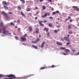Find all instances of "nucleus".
<instances>
[{
    "label": "nucleus",
    "mask_w": 79,
    "mask_h": 79,
    "mask_svg": "<svg viewBox=\"0 0 79 79\" xmlns=\"http://www.w3.org/2000/svg\"><path fill=\"white\" fill-rule=\"evenodd\" d=\"M56 67V66H55L54 65H52L51 66V68H55V67Z\"/></svg>",
    "instance_id": "obj_18"
},
{
    "label": "nucleus",
    "mask_w": 79,
    "mask_h": 79,
    "mask_svg": "<svg viewBox=\"0 0 79 79\" xmlns=\"http://www.w3.org/2000/svg\"><path fill=\"white\" fill-rule=\"evenodd\" d=\"M2 30L3 31V32H2V34H6V33H7L8 34L9 31H6V30H5V27H3L2 28V29H0V33H2Z\"/></svg>",
    "instance_id": "obj_1"
},
{
    "label": "nucleus",
    "mask_w": 79,
    "mask_h": 79,
    "mask_svg": "<svg viewBox=\"0 0 79 79\" xmlns=\"http://www.w3.org/2000/svg\"><path fill=\"white\" fill-rule=\"evenodd\" d=\"M57 27V28H60V25L59 26H56Z\"/></svg>",
    "instance_id": "obj_46"
},
{
    "label": "nucleus",
    "mask_w": 79,
    "mask_h": 79,
    "mask_svg": "<svg viewBox=\"0 0 79 79\" xmlns=\"http://www.w3.org/2000/svg\"><path fill=\"white\" fill-rule=\"evenodd\" d=\"M21 15H22L23 16H24V17H26V16H25V15H24V14L23 13V12H21Z\"/></svg>",
    "instance_id": "obj_16"
},
{
    "label": "nucleus",
    "mask_w": 79,
    "mask_h": 79,
    "mask_svg": "<svg viewBox=\"0 0 79 79\" xmlns=\"http://www.w3.org/2000/svg\"><path fill=\"white\" fill-rule=\"evenodd\" d=\"M50 19H53V18L52 17H50Z\"/></svg>",
    "instance_id": "obj_45"
},
{
    "label": "nucleus",
    "mask_w": 79,
    "mask_h": 79,
    "mask_svg": "<svg viewBox=\"0 0 79 79\" xmlns=\"http://www.w3.org/2000/svg\"><path fill=\"white\" fill-rule=\"evenodd\" d=\"M60 40H61V41H63L64 40L62 38Z\"/></svg>",
    "instance_id": "obj_48"
},
{
    "label": "nucleus",
    "mask_w": 79,
    "mask_h": 79,
    "mask_svg": "<svg viewBox=\"0 0 79 79\" xmlns=\"http://www.w3.org/2000/svg\"><path fill=\"white\" fill-rule=\"evenodd\" d=\"M36 2H39V0H36Z\"/></svg>",
    "instance_id": "obj_59"
},
{
    "label": "nucleus",
    "mask_w": 79,
    "mask_h": 79,
    "mask_svg": "<svg viewBox=\"0 0 79 79\" xmlns=\"http://www.w3.org/2000/svg\"><path fill=\"white\" fill-rule=\"evenodd\" d=\"M8 14H9V15H12V14H13V13L11 12H9L8 13Z\"/></svg>",
    "instance_id": "obj_36"
},
{
    "label": "nucleus",
    "mask_w": 79,
    "mask_h": 79,
    "mask_svg": "<svg viewBox=\"0 0 79 79\" xmlns=\"http://www.w3.org/2000/svg\"><path fill=\"white\" fill-rule=\"evenodd\" d=\"M18 8L19 10H21V7H18Z\"/></svg>",
    "instance_id": "obj_39"
},
{
    "label": "nucleus",
    "mask_w": 79,
    "mask_h": 79,
    "mask_svg": "<svg viewBox=\"0 0 79 79\" xmlns=\"http://www.w3.org/2000/svg\"><path fill=\"white\" fill-rule=\"evenodd\" d=\"M35 19H36V20L37 19V17H35Z\"/></svg>",
    "instance_id": "obj_62"
},
{
    "label": "nucleus",
    "mask_w": 79,
    "mask_h": 79,
    "mask_svg": "<svg viewBox=\"0 0 79 79\" xmlns=\"http://www.w3.org/2000/svg\"><path fill=\"white\" fill-rule=\"evenodd\" d=\"M48 26H49V27H52V24L49 23L48 24Z\"/></svg>",
    "instance_id": "obj_25"
},
{
    "label": "nucleus",
    "mask_w": 79,
    "mask_h": 79,
    "mask_svg": "<svg viewBox=\"0 0 79 79\" xmlns=\"http://www.w3.org/2000/svg\"><path fill=\"white\" fill-rule=\"evenodd\" d=\"M44 23H47V20L46 19H44L43 21Z\"/></svg>",
    "instance_id": "obj_31"
},
{
    "label": "nucleus",
    "mask_w": 79,
    "mask_h": 79,
    "mask_svg": "<svg viewBox=\"0 0 79 79\" xmlns=\"http://www.w3.org/2000/svg\"><path fill=\"white\" fill-rule=\"evenodd\" d=\"M26 10L27 11H31V9L29 8H27L26 9Z\"/></svg>",
    "instance_id": "obj_20"
},
{
    "label": "nucleus",
    "mask_w": 79,
    "mask_h": 79,
    "mask_svg": "<svg viewBox=\"0 0 79 79\" xmlns=\"http://www.w3.org/2000/svg\"><path fill=\"white\" fill-rule=\"evenodd\" d=\"M69 44H70V42H68L66 43L67 45H69Z\"/></svg>",
    "instance_id": "obj_30"
},
{
    "label": "nucleus",
    "mask_w": 79,
    "mask_h": 79,
    "mask_svg": "<svg viewBox=\"0 0 79 79\" xmlns=\"http://www.w3.org/2000/svg\"><path fill=\"white\" fill-rule=\"evenodd\" d=\"M29 31H30V32H31V31H32V28H31V27H29Z\"/></svg>",
    "instance_id": "obj_19"
},
{
    "label": "nucleus",
    "mask_w": 79,
    "mask_h": 79,
    "mask_svg": "<svg viewBox=\"0 0 79 79\" xmlns=\"http://www.w3.org/2000/svg\"><path fill=\"white\" fill-rule=\"evenodd\" d=\"M35 46H32V47L33 48H35Z\"/></svg>",
    "instance_id": "obj_61"
},
{
    "label": "nucleus",
    "mask_w": 79,
    "mask_h": 79,
    "mask_svg": "<svg viewBox=\"0 0 79 79\" xmlns=\"http://www.w3.org/2000/svg\"><path fill=\"white\" fill-rule=\"evenodd\" d=\"M39 24H40V25L41 26H43V27L44 26V24L41 23H43V21H42V20L40 21H39Z\"/></svg>",
    "instance_id": "obj_6"
},
{
    "label": "nucleus",
    "mask_w": 79,
    "mask_h": 79,
    "mask_svg": "<svg viewBox=\"0 0 79 79\" xmlns=\"http://www.w3.org/2000/svg\"><path fill=\"white\" fill-rule=\"evenodd\" d=\"M10 25H13V26H15V24H14V23L12 22H11L10 23Z\"/></svg>",
    "instance_id": "obj_32"
},
{
    "label": "nucleus",
    "mask_w": 79,
    "mask_h": 79,
    "mask_svg": "<svg viewBox=\"0 0 79 79\" xmlns=\"http://www.w3.org/2000/svg\"><path fill=\"white\" fill-rule=\"evenodd\" d=\"M2 3L3 5H8V3H7L5 1H3Z\"/></svg>",
    "instance_id": "obj_10"
},
{
    "label": "nucleus",
    "mask_w": 79,
    "mask_h": 79,
    "mask_svg": "<svg viewBox=\"0 0 79 79\" xmlns=\"http://www.w3.org/2000/svg\"><path fill=\"white\" fill-rule=\"evenodd\" d=\"M39 11H37L36 12V15H37V14H39Z\"/></svg>",
    "instance_id": "obj_49"
},
{
    "label": "nucleus",
    "mask_w": 79,
    "mask_h": 79,
    "mask_svg": "<svg viewBox=\"0 0 79 79\" xmlns=\"http://www.w3.org/2000/svg\"><path fill=\"white\" fill-rule=\"evenodd\" d=\"M43 1H44V0H40V2H43Z\"/></svg>",
    "instance_id": "obj_53"
},
{
    "label": "nucleus",
    "mask_w": 79,
    "mask_h": 79,
    "mask_svg": "<svg viewBox=\"0 0 79 79\" xmlns=\"http://www.w3.org/2000/svg\"><path fill=\"white\" fill-rule=\"evenodd\" d=\"M20 39L22 40H23V41H26L27 40L26 38H25V39H24V38L21 37Z\"/></svg>",
    "instance_id": "obj_11"
},
{
    "label": "nucleus",
    "mask_w": 79,
    "mask_h": 79,
    "mask_svg": "<svg viewBox=\"0 0 79 79\" xmlns=\"http://www.w3.org/2000/svg\"><path fill=\"white\" fill-rule=\"evenodd\" d=\"M60 31V30L58 29L57 30H55L54 31L55 33H57V32H58Z\"/></svg>",
    "instance_id": "obj_21"
},
{
    "label": "nucleus",
    "mask_w": 79,
    "mask_h": 79,
    "mask_svg": "<svg viewBox=\"0 0 79 79\" xmlns=\"http://www.w3.org/2000/svg\"><path fill=\"white\" fill-rule=\"evenodd\" d=\"M60 50H65L66 49V48H64V47H60Z\"/></svg>",
    "instance_id": "obj_17"
},
{
    "label": "nucleus",
    "mask_w": 79,
    "mask_h": 79,
    "mask_svg": "<svg viewBox=\"0 0 79 79\" xmlns=\"http://www.w3.org/2000/svg\"><path fill=\"white\" fill-rule=\"evenodd\" d=\"M69 34H73V31H70L69 32Z\"/></svg>",
    "instance_id": "obj_27"
},
{
    "label": "nucleus",
    "mask_w": 79,
    "mask_h": 79,
    "mask_svg": "<svg viewBox=\"0 0 79 79\" xmlns=\"http://www.w3.org/2000/svg\"><path fill=\"white\" fill-rule=\"evenodd\" d=\"M2 14H3V15H4V16H5L6 18H8V15H7V14L5 13V11H2Z\"/></svg>",
    "instance_id": "obj_4"
},
{
    "label": "nucleus",
    "mask_w": 79,
    "mask_h": 79,
    "mask_svg": "<svg viewBox=\"0 0 79 79\" xmlns=\"http://www.w3.org/2000/svg\"><path fill=\"white\" fill-rule=\"evenodd\" d=\"M35 49H37V48H38L37 47L35 46Z\"/></svg>",
    "instance_id": "obj_50"
},
{
    "label": "nucleus",
    "mask_w": 79,
    "mask_h": 79,
    "mask_svg": "<svg viewBox=\"0 0 79 79\" xmlns=\"http://www.w3.org/2000/svg\"><path fill=\"white\" fill-rule=\"evenodd\" d=\"M46 34H47V36H49V35H50V33H49V32H47L46 33Z\"/></svg>",
    "instance_id": "obj_26"
},
{
    "label": "nucleus",
    "mask_w": 79,
    "mask_h": 79,
    "mask_svg": "<svg viewBox=\"0 0 79 79\" xmlns=\"http://www.w3.org/2000/svg\"><path fill=\"white\" fill-rule=\"evenodd\" d=\"M3 76V75L0 74V78H2V77Z\"/></svg>",
    "instance_id": "obj_35"
},
{
    "label": "nucleus",
    "mask_w": 79,
    "mask_h": 79,
    "mask_svg": "<svg viewBox=\"0 0 79 79\" xmlns=\"http://www.w3.org/2000/svg\"><path fill=\"white\" fill-rule=\"evenodd\" d=\"M72 8H74L75 10H77V11H79V9L77 7V6H73Z\"/></svg>",
    "instance_id": "obj_7"
},
{
    "label": "nucleus",
    "mask_w": 79,
    "mask_h": 79,
    "mask_svg": "<svg viewBox=\"0 0 79 79\" xmlns=\"http://www.w3.org/2000/svg\"><path fill=\"white\" fill-rule=\"evenodd\" d=\"M21 2H23V3H25V1L24 0H20Z\"/></svg>",
    "instance_id": "obj_24"
},
{
    "label": "nucleus",
    "mask_w": 79,
    "mask_h": 79,
    "mask_svg": "<svg viewBox=\"0 0 79 79\" xmlns=\"http://www.w3.org/2000/svg\"><path fill=\"white\" fill-rule=\"evenodd\" d=\"M44 31H46V32H48V31H49L48 28L45 27L44 29Z\"/></svg>",
    "instance_id": "obj_12"
},
{
    "label": "nucleus",
    "mask_w": 79,
    "mask_h": 79,
    "mask_svg": "<svg viewBox=\"0 0 79 79\" xmlns=\"http://www.w3.org/2000/svg\"><path fill=\"white\" fill-rule=\"evenodd\" d=\"M73 21V20L71 19V20H69L70 23H71L72 22V21Z\"/></svg>",
    "instance_id": "obj_37"
},
{
    "label": "nucleus",
    "mask_w": 79,
    "mask_h": 79,
    "mask_svg": "<svg viewBox=\"0 0 79 79\" xmlns=\"http://www.w3.org/2000/svg\"><path fill=\"white\" fill-rule=\"evenodd\" d=\"M65 52H70V51L68 49H66L65 50Z\"/></svg>",
    "instance_id": "obj_29"
},
{
    "label": "nucleus",
    "mask_w": 79,
    "mask_h": 79,
    "mask_svg": "<svg viewBox=\"0 0 79 79\" xmlns=\"http://www.w3.org/2000/svg\"><path fill=\"white\" fill-rule=\"evenodd\" d=\"M56 12L57 13H60V12H59V11H58V10L56 11Z\"/></svg>",
    "instance_id": "obj_41"
},
{
    "label": "nucleus",
    "mask_w": 79,
    "mask_h": 79,
    "mask_svg": "<svg viewBox=\"0 0 79 79\" xmlns=\"http://www.w3.org/2000/svg\"><path fill=\"white\" fill-rule=\"evenodd\" d=\"M76 55H79V52L76 53Z\"/></svg>",
    "instance_id": "obj_40"
},
{
    "label": "nucleus",
    "mask_w": 79,
    "mask_h": 79,
    "mask_svg": "<svg viewBox=\"0 0 79 79\" xmlns=\"http://www.w3.org/2000/svg\"><path fill=\"white\" fill-rule=\"evenodd\" d=\"M71 51L73 52H76V50L74 49H72Z\"/></svg>",
    "instance_id": "obj_28"
},
{
    "label": "nucleus",
    "mask_w": 79,
    "mask_h": 79,
    "mask_svg": "<svg viewBox=\"0 0 79 79\" xmlns=\"http://www.w3.org/2000/svg\"><path fill=\"white\" fill-rule=\"evenodd\" d=\"M64 40H66L67 42H69L70 40L68 38L66 37H64Z\"/></svg>",
    "instance_id": "obj_8"
},
{
    "label": "nucleus",
    "mask_w": 79,
    "mask_h": 79,
    "mask_svg": "<svg viewBox=\"0 0 79 79\" xmlns=\"http://www.w3.org/2000/svg\"><path fill=\"white\" fill-rule=\"evenodd\" d=\"M63 54L64 55H66V54H65V53H63Z\"/></svg>",
    "instance_id": "obj_63"
},
{
    "label": "nucleus",
    "mask_w": 79,
    "mask_h": 79,
    "mask_svg": "<svg viewBox=\"0 0 79 79\" xmlns=\"http://www.w3.org/2000/svg\"><path fill=\"white\" fill-rule=\"evenodd\" d=\"M42 8H43V10H45V8H46L45 7V6H43Z\"/></svg>",
    "instance_id": "obj_34"
},
{
    "label": "nucleus",
    "mask_w": 79,
    "mask_h": 79,
    "mask_svg": "<svg viewBox=\"0 0 79 79\" xmlns=\"http://www.w3.org/2000/svg\"><path fill=\"white\" fill-rule=\"evenodd\" d=\"M18 22V23H19L20 22V20H19V19H18L17 21Z\"/></svg>",
    "instance_id": "obj_54"
},
{
    "label": "nucleus",
    "mask_w": 79,
    "mask_h": 79,
    "mask_svg": "<svg viewBox=\"0 0 79 79\" xmlns=\"http://www.w3.org/2000/svg\"><path fill=\"white\" fill-rule=\"evenodd\" d=\"M41 17H42V18H45V15H42Z\"/></svg>",
    "instance_id": "obj_51"
},
{
    "label": "nucleus",
    "mask_w": 79,
    "mask_h": 79,
    "mask_svg": "<svg viewBox=\"0 0 79 79\" xmlns=\"http://www.w3.org/2000/svg\"><path fill=\"white\" fill-rule=\"evenodd\" d=\"M35 10H38V7H35Z\"/></svg>",
    "instance_id": "obj_47"
},
{
    "label": "nucleus",
    "mask_w": 79,
    "mask_h": 79,
    "mask_svg": "<svg viewBox=\"0 0 79 79\" xmlns=\"http://www.w3.org/2000/svg\"><path fill=\"white\" fill-rule=\"evenodd\" d=\"M3 6L6 9H8V7L6 6L3 5Z\"/></svg>",
    "instance_id": "obj_15"
},
{
    "label": "nucleus",
    "mask_w": 79,
    "mask_h": 79,
    "mask_svg": "<svg viewBox=\"0 0 79 79\" xmlns=\"http://www.w3.org/2000/svg\"><path fill=\"white\" fill-rule=\"evenodd\" d=\"M41 37V35H39V38H40Z\"/></svg>",
    "instance_id": "obj_56"
},
{
    "label": "nucleus",
    "mask_w": 79,
    "mask_h": 79,
    "mask_svg": "<svg viewBox=\"0 0 79 79\" xmlns=\"http://www.w3.org/2000/svg\"><path fill=\"white\" fill-rule=\"evenodd\" d=\"M56 24H58V22H56Z\"/></svg>",
    "instance_id": "obj_64"
},
{
    "label": "nucleus",
    "mask_w": 79,
    "mask_h": 79,
    "mask_svg": "<svg viewBox=\"0 0 79 79\" xmlns=\"http://www.w3.org/2000/svg\"><path fill=\"white\" fill-rule=\"evenodd\" d=\"M68 19H65V21H68Z\"/></svg>",
    "instance_id": "obj_52"
},
{
    "label": "nucleus",
    "mask_w": 79,
    "mask_h": 79,
    "mask_svg": "<svg viewBox=\"0 0 79 79\" xmlns=\"http://www.w3.org/2000/svg\"><path fill=\"white\" fill-rule=\"evenodd\" d=\"M56 44L58 45H62V44L60 43L59 42H57Z\"/></svg>",
    "instance_id": "obj_13"
},
{
    "label": "nucleus",
    "mask_w": 79,
    "mask_h": 79,
    "mask_svg": "<svg viewBox=\"0 0 79 79\" xmlns=\"http://www.w3.org/2000/svg\"><path fill=\"white\" fill-rule=\"evenodd\" d=\"M68 19H71V17L70 16H68Z\"/></svg>",
    "instance_id": "obj_55"
},
{
    "label": "nucleus",
    "mask_w": 79,
    "mask_h": 79,
    "mask_svg": "<svg viewBox=\"0 0 79 79\" xmlns=\"http://www.w3.org/2000/svg\"><path fill=\"white\" fill-rule=\"evenodd\" d=\"M25 36H27V34H26L23 36V37H25Z\"/></svg>",
    "instance_id": "obj_42"
},
{
    "label": "nucleus",
    "mask_w": 79,
    "mask_h": 79,
    "mask_svg": "<svg viewBox=\"0 0 79 79\" xmlns=\"http://www.w3.org/2000/svg\"><path fill=\"white\" fill-rule=\"evenodd\" d=\"M33 76V75H30L28 76H25L24 77H18L17 78V79H26L27 78H28L31 76Z\"/></svg>",
    "instance_id": "obj_2"
},
{
    "label": "nucleus",
    "mask_w": 79,
    "mask_h": 79,
    "mask_svg": "<svg viewBox=\"0 0 79 79\" xmlns=\"http://www.w3.org/2000/svg\"><path fill=\"white\" fill-rule=\"evenodd\" d=\"M6 76L7 77H12V78H13V79H15L16 77L15 75L12 74L7 75H6Z\"/></svg>",
    "instance_id": "obj_3"
},
{
    "label": "nucleus",
    "mask_w": 79,
    "mask_h": 79,
    "mask_svg": "<svg viewBox=\"0 0 79 79\" xmlns=\"http://www.w3.org/2000/svg\"><path fill=\"white\" fill-rule=\"evenodd\" d=\"M39 41H40V39H39V38H37V39L35 41H32V42L33 44H35V43H37Z\"/></svg>",
    "instance_id": "obj_5"
},
{
    "label": "nucleus",
    "mask_w": 79,
    "mask_h": 79,
    "mask_svg": "<svg viewBox=\"0 0 79 79\" xmlns=\"http://www.w3.org/2000/svg\"><path fill=\"white\" fill-rule=\"evenodd\" d=\"M44 44H45V42L43 41L41 44V48H43V47H44Z\"/></svg>",
    "instance_id": "obj_9"
},
{
    "label": "nucleus",
    "mask_w": 79,
    "mask_h": 79,
    "mask_svg": "<svg viewBox=\"0 0 79 79\" xmlns=\"http://www.w3.org/2000/svg\"><path fill=\"white\" fill-rule=\"evenodd\" d=\"M69 35H67V37L68 38H69Z\"/></svg>",
    "instance_id": "obj_57"
},
{
    "label": "nucleus",
    "mask_w": 79,
    "mask_h": 79,
    "mask_svg": "<svg viewBox=\"0 0 79 79\" xmlns=\"http://www.w3.org/2000/svg\"><path fill=\"white\" fill-rule=\"evenodd\" d=\"M3 25V23L1 22L0 23V27H2Z\"/></svg>",
    "instance_id": "obj_22"
},
{
    "label": "nucleus",
    "mask_w": 79,
    "mask_h": 79,
    "mask_svg": "<svg viewBox=\"0 0 79 79\" xmlns=\"http://www.w3.org/2000/svg\"><path fill=\"white\" fill-rule=\"evenodd\" d=\"M46 69L45 67H41L40 69V70H42V69Z\"/></svg>",
    "instance_id": "obj_23"
},
{
    "label": "nucleus",
    "mask_w": 79,
    "mask_h": 79,
    "mask_svg": "<svg viewBox=\"0 0 79 79\" xmlns=\"http://www.w3.org/2000/svg\"><path fill=\"white\" fill-rule=\"evenodd\" d=\"M67 27L68 29H71V26L69 25Z\"/></svg>",
    "instance_id": "obj_14"
},
{
    "label": "nucleus",
    "mask_w": 79,
    "mask_h": 79,
    "mask_svg": "<svg viewBox=\"0 0 79 79\" xmlns=\"http://www.w3.org/2000/svg\"><path fill=\"white\" fill-rule=\"evenodd\" d=\"M47 15H48V16H50V13H49V12H47Z\"/></svg>",
    "instance_id": "obj_38"
},
{
    "label": "nucleus",
    "mask_w": 79,
    "mask_h": 79,
    "mask_svg": "<svg viewBox=\"0 0 79 79\" xmlns=\"http://www.w3.org/2000/svg\"><path fill=\"white\" fill-rule=\"evenodd\" d=\"M35 33L36 34H37L38 33H39V31H35Z\"/></svg>",
    "instance_id": "obj_44"
},
{
    "label": "nucleus",
    "mask_w": 79,
    "mask_h": 79,
    "mask_svg": "<svg viewBox=\"0 0 79 79\" xmlns=\"http://www.w3.org/2000/svg\"><path fill=\"white\" fill-rule=\"evenodd\" d=\"M53 15H56V12H52Z\"/></svg>",
    "instance_id": "obj_33"
},
{
    "label": "nucleus",
    "mask_w": 79,
    "mask_h": 79,
    "mask_svg": "<svg viewBox=\"0 0 79 79\" xmlns=\"http://www.w3.org/2000/svg\"><path fill=\"white\" fill-rule=\"evenodd\" d=\"M15 38L16 39H18V38L17 36H15Z\"/></svg>",
    "instance_id": "obj_60"
},
{
    "label": "nucleus",
    "mask_w": 79,
    "mask_h": 79,
    "mask_svg": "<svg viewBox=\"0 0 79 79\" xmlns=\"http://www.w3.org/2000/svg\"><path fill=\"white\" fill-rule=\"evenodd\" d=\"M47 16V13H45L44 14V16L45 17V16Z\"/></svg>",
    "instance_id": "obj_43"
},
{
    "label": "nucleus",
    "mask_w": 79,
    "mask_h": 79,
    "mask_svg": "<svg viewBox=\"0 0 79 79\" xmlns=\"http://www.w3.org/2000/svg\"><path fill=\"white\" fill-rule=\"evenodd\" d=\"M48 1H49V2H52V0H48Z\"/></svg>",
    "instance_id": "obj_58"
}]
</instances>
